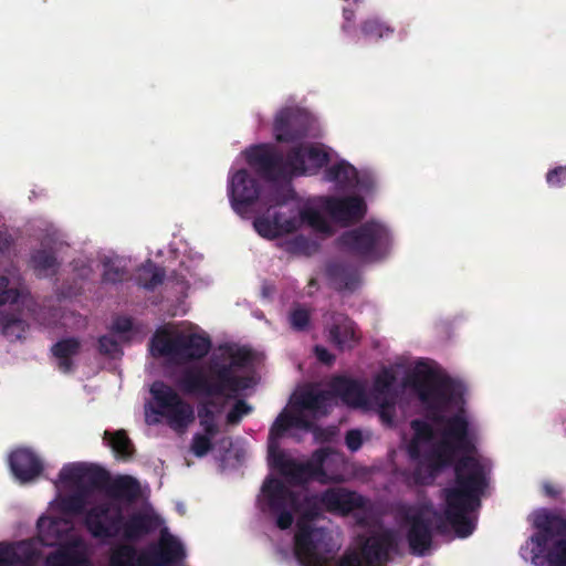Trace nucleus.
Segmentation results:
<instances>
[{
  "mask_svg": "<svg viewBox=\"0 0 566 566\" xmlns=\"http://www.w3.org/2000/svg\"><path fill=\"white\" fill-rule=\"evenodd\" d=\"M328 161V153L318 146L298 145L289 150V164L293 176L315 175Z\"/></svg>",
  "mask_w": 566,
  "mask_h": 566,
  "instance_id": "f3484780",
  "label": "nucleus"
},
{
  "mask_svg": "<svg viewBox=\"0 0 566 566\" xmlns=\"http://www.w3.org/2000/svg\"><path fill=\"white\" fill-rule=\"evenodd\" d=\"M328 338L339 349H350L359 343L360 336L353 319L343 313L332 315Z\"/></svg>",
  "mask_w": 566,
  "mask_h": 566,
  "instance_id": "5701e85b",
  "label": "nucleus"
},
{
  "mask_svg": "<svg viewBox=\"0 0 566 566\" xmlns=\"http://www.w3.org/2000/svg\"><path fill=\"white\" fill-rule=\"evenodd\" d=\"M486 485L480 461L471 457L460 458L454 464V484L442 490L446 503L443 514L428 512L433 521L432 533L446 535L451 526L461 538L471 535L475 524L469 514L481 506L480 497Z\"/></svg>",
  "mask_w": 566,
  "mask_h": 566,
  "instance_id": "f03ea898",
  "label": "nucleus"
},
{
  "mask_svg": "<svg viewBox=\"0 0 566 566\" xmlns=\"http://www.w3.org/2000/svg\"><path fill=\"white\" fill-rule=\"evenodd\" d=\"M331 395L332 392L324 390H307L300 395L297 405L304 410L322 411L326 409L327 402L331 399Z\"/></svg>",
  "mask_w": 566,
  "mask_h": 566,
  "instance_id": "a19ab883",
  "label": "nucleus"
},
{
  "mask_svg": "<svg viewBox=\"0 0 566 566\" xmlns=\"http://www.w3.org/2000/svg\"><path fill=\"white\" fill-rule=\"evenodd\" d=\"M28 326V323L17 314H0L1 333L11 342L21 339Z\"/></svg>",
  "mask_w": 566,
  "mask_h": 566,
  "instance_id": "e433bc0d",
  "label": "nucleus"
},
{
  "mask_svg": "<svg viewBox=\"0 0 566 566\" xmlns=\"http://www.w3.org/2000/svg\"><path fill=\"white\" fill-rule=\"evenodd\" d=\"M411 385L426 406L428 418L436 424H444L442 439L427 452H421L420 460H416L418 464L413 470V479L418 484H426L452 464L457 452H462V458H473L472 454L476 452V433L463 412L450 417L443 415L462 398L459 382L449 376L429 371L423 375L415 374Z\"/></svg>",
  "mask_w": 566,
  "mask_h": 566,
  "instance_id": "f257e3e1",
  "label": "nucleus"
},
{
  "mask_svg": "<svg viewBox=\"0 0 566 566\" xmlns=\"http://www.w3.org/2000/svg\"><path fill=\"white\" fill-rule=\"evenodd\" d=\"M62 506H63V510L67 513H72L74 515L84 514V517H85L86 512L88 511V510H85L86 493L80 490L78 492L66 496L62 501Z\"/></svg>",
  "mask_w": 566,
  "mask_h": 566,
  "instance_id": "a18cd8bd",
  "label": "nucleus"
},
{
  "mask_svg": "<svg viewBox=\"0 0 566 566\" xmlns=\"http://www.w3.org/2000/svg\"><path fill=\"white\" fill-rule=\"evenodd\" d=\"M216 436H210L208 433H196L193 437H192V441H191V452L198 457V458H202L205 455L208 454L209 451L212 450L213 448V443H212V438H214Z\"/></svg>",
  "mask_w": 566,
  "mask_h": 566,
  "instance_id": "3c124183",
  "label": "nucleus"
},
{
  "mask_svg": "<svg viewBox=\"0 0 566 566\" xmlns=\"http://www.w3.org/2000/svg\"><path fill=\"white\" fill-rule=\"evenodd\" d=\"M84 555L73 547H63L48 555L45 566H83Z\"/></svg>",
  "mask_w": 566,
  "mask_h": 566,
  "instance_id": "4c0bfd02",
  "label": "nucleus"
},
{
  "mask_svg": "<svg viewBox=\"0 0 566 566\" xmlns=\"http://www.w3.org/2000/svg\"><path fill=\"white\" fill-rule=\"evenodd\" d=\"M548 566H566V538L553 542L546 553Z\"/></svg>",
  "mask_w": 566,
  "mask_h": 566,
  "instance_id": "49530a36",
  "label": "nucleus"
},
{
  "mask_svg": "<svg viewBox=\"0 0 566 566\" xmlns=\"http://www.w3.org/2000/svg\"><path fill=\"white\" fill-rule=\"evenodd\" d=\"M360 32L366 39L380 40L394 33V29L378 18H368L361 21Z\"/></svg>",
  "mask_w": 566,
  "mask_h": 566,
  "instance_id": "79ce46f5",
  "label": "nucleus"
},
{
  "mask_svg": "<svg viewBox=\"0 0 566 566\" xmlns=\"http://www.w3.org/2000/svg\"><path fill=\"white\" fill-rule=\"evenodd\" d=\"M551 538H553V536L549 532L537 528V533L531 537L532 543L535 544V548L533 549L534 558L538 557L539 554L547 553V544Z\"/></svg>",
  "mask_w": 566,
  "mask_h": 566,
  "instance_id": "4d7b16f0",
  "label": "nucleus"
},
{
  "mask_svg": "<svg viewBox=\"0 0 566 566\" xmlns=\"http://www.w3.org/2000/svg\"><path fill=\"white\" fill-rule=\"evenodd\" d=\"M247 161L268 181L287 180L293 177L292 167L286 157L272 144H259L247 151Z\"/></svg>",
  "mask_w": 566,
  "mask_h": 566,
  "instance_id": "9d476101",
  "label": "nucleus"
},
{
  "mask_svg": "<svg viewBox=\"0 0 566 566\" xmlns=\"http://www.w3.org/2000/svg\"><path fill=\"white\" fill-rule=\"evenodd\" d=\"M322 207L332 220L343 226L359 222L367 212V205L359 196L325 197Z\"/></svg>",
  "mask_w": 566,
  "mask_h": 566,
  "instance_id": "ddd939ff",
  "label": "nucleus"
},
{
  "mask_svg": "<svg viewBox=\"0 0 566 566\" xmlns=\"http://www.w3.org/2000/svg\"><path fill=\"white\" fill-rule=\"evenodd\" d=\"M228 191L232 209L241 214L259 199L261 186L247 169H239L231 176Z\"/></svg>",
  "mask_w": 566,
  "mask_h": 566,
  "instance_id": "4468645a",
  "label": "nucleus"
},
{
  "mask_svg": "<svg viewBox=\"0 0 566 566\" xmlns=\"http://www.w3.org/2000/svg\"><path fill=\"white\" fill-rule=\"evenodd\" d=\"M59 480L74 484L87 494L91 491H104L111 481V474L97 464L77 462L64 465L59 473Z\"/></svg>",
  "mask_w": 566,
  "mask_h": 566,
  "instance_id": "9b49d317",
  "label": "nucleus"
},
{
  "mask_svg": "<svg viewBox=\"0 0 566 566\" xmlns=\"http://www.w3.org/2000/svg\"><path fill=\"white\" fill-rule=\"evenodd\" d=\"M106 494L113 499L133 502L140 494L139 482L130 475H119L115 479L111 478L104 490Z\"/></svg>",
  "mask_w": 566,
  "mask_h": 566,
  "instance_id": "c756f323",
  "label": "nucleus"
},
{
  "mask_svg": "<svg viewBox=\"0 0 566 566\" xmlns=\"http://www.w3.org/2000/svg\"><path fill=\"white\" fill-rule=\"evenodd\" d=\"M208 399L198 405L199 424L203 431L210 436L219 433V426L217 423V416L223 410L224 402H218V397H207Z\"/></svg>",
  "mask_w": 566,
  "mask_h": 566,
  "instance_id": "7c9ffc66",
  "label": "nucleus"
},
{
  "mask_svg": "<svg viewBox=\"0 0 566 566\" xmlns=\"http://www.w3.org/2000/svg\"><path fill=\"white\" fill-rule=\"evenodd\" d=\"M338 248L364 263L385 259L391 247V234L377 221H366L337 238Z\"/></svg>",
  "mask_w": 566,
  "mask_h": 566,
  "instance_id": "39448f33",
  "label": "nucleus"
},
{
  "mask_svg": "<svg viewBox=\"0 0 566 566\" xmlns=\"http://www.w3.org/2000/svg\"><path fill=\"white\" fill-rule=\"evenodd\" d=\"M30 264L38 276H53L57 273L59 262L55 253L46 249H38L31 253Z\"/></svg>",
  "mask_w": 566,
  "mask_h": 566,
  "instance_id": "72a5a7b5",
  "label": "nucleus"
},
{
  "mask_svg": "<svg viewBox=\"0 0 566 566\" xmlns=\"http://www.w3.org/2000/svg\"><path fill=\"white\" fill-rule=\"evenodd\" d=\"M81 347V340L76 337L62 338L52 345L51 353L61 373L71 374L75 370L73 358L80 354Z\"/></svg>",
  "mask_w": 566,
  "mask_h": 566,
  "instance_id": "bb28decb",
  "label": "nucleus"
},
{
  "mask_svg": "<svg viewBox=\"0 0 566 566\" xmlns=\"http://www.w3.org/2000/svg\"><path fill=\"white\" fill-rule=\"evenodd\" d=\"M20 546L0 543V566H32L33 552L27 548L20 553Z\"/></svg>",
  "mask_w": 566,
  "mask_h": 566,
  "instance_id": "c9c22d12",
  "label": "nucleus"
},
{
  "mask_svg": "<svg viewBox=\"0 0 566 566\" xmlns=\"http://www.w3.org/2000/svg\"><path fill=\"white\" fill-rule=\"evenodd\" d=\"M85 527L94 538L116 537L120 531L127 541H138L157 527L156 518L143 512L133 513L126 521L119 507L112 513L109 503H99L86 512Z\"/></svg>",
  "mask_w": 566,
  "mask_h": 566,
  "instance_id": "20e7f679",
  "label": "nucleus"
},
{
  "mask_svg": "<svg viewBox=\"0 0 566 566\" xmlns=\"http://www.w3.org/2000/svg\"><path fill=\"white\" fill-rule=\"evenodd\" d=\"M326 274L331 284L337 291L354 292L361 283L358 266L350 262H329L326 266Z\"/></svg>",
  "mask_w": 566,
  "mask_h": 566,
  "instance_id": "b1692460",
  "label": "nucleus"
},
{
  "mask_svg": "<svg viewBox=\"0 0 566 566\" xmlns=\"http://www.w3.org/2000/svg\"><path fill=\"white\" fill-rule=\"evenodd\" d=\"M252 411V407L244 400H238L227 413L228 424H239L242 418Z\"/></svg>",
  "mask_w": 566,
  "mask_h": 566,
  "instance_id": "5fc2aeb1",
  "label": "nucleus"
},
{
  "mask_svg": "<svg viewBox=\"0 0 566 566\" xmlns=\"http://www.w3.org/2000/svg\"><path fill=\"white\" fill-rule=\"evenodd\" d=\"M296 220L298 221V229L303 223L310 226L312 229L322 233H332V227L326 218L315 208L305 207L296 211Z\"/></svg>",
  "mask_w": 566,
  "mask_h": 566,
  "instance_id": "ea45409f",
  "label": "nucleus"
},
{
  "mask_svg": "<svg viewBox=\"0 0 566 566\" xmlns=\"http://www.w3.org/2000/svg\"><path fill=\"white\" fill-rule=\"evenodd\" d=\"M150 394L156 402L154 412L166 418L169 426L176 430L186 429L195 420V411L178 392L164 381H155Z\"/></svg>",
  "mask_w": 566,
  "mask_h": 566,
  "instance_id": "1a4fd4ad",
  "label": "nucleus"
},
{
  "mask_svg": "<svg viewBox=\"0 0 566 566\" xmlns=\"http://www.w3.org/2000/svg\"><path fill=\"white\" fill-rule=\"evenodd\" d=\"M331 541L327 531L300 520L294 535L295 557L303 566H323V555L332 552Z\"/></svg>",
  "mask_w": 566,
  "mask_h": 566,
  "instance_id": "6e6552de",
  "label": "nucleus"
},
{
  "mask_svg": "<svg viewBox=\"0 0 566 566\" xmlns=\"http://www.w3.org/2000/svg\"><path fill=\"white\" fill-rule=\"evenodd\" d=\"M298 221L296 210H290L289 213L277 211L272 216L255 218L253 226L261 237L272 240L297 231Z\"/></svg>",
  "mask_w": 566,
  "mask_h": 566,
  "instance_id": "6ab92c4d",
  "label": "nucleus"
},
{
  "mask_svg": "<svg viewBox=\"0 0 566 566\" xmlns=\"http://www.w3.org/2000/svg\"><path fill=\"white\" fill-rule=\"evenodd\" d=\"M298 496L280 479L268 478L262 485L261 510L275 517L276 526L289 530L298 511Z\"/></svg>",
  "mask_w": 566,
  "mask_h": 566,
  "instance_id": "0eeeda50",
  "label": "nucleus"
},
{
  "mask_svg": "<svg viewBox=\"0 0 566 566\" xmlns=\"http://www.w3.org/2000/svg\"><path fill=\"white\" fill-rule=\"evenodd\" d=\"M111 329L117 334H126L133 329V319L128 316H116L113 319Z\"/></svg>",
  "mask_w": 566,
  "mask_h": 566,
  "instance_id": "bf43d9fd",
  "label": "nucleus"
},
{
  "mask_svg": "<svg viewBox=\"0 0 566 566\" xmlns=\"http://www.w3.org/2000/svg\"><path fill=\"white\" fill-rule=\"evenodd\" d=\"M345 443L346 447L353 452L359 450L363 444L361 432L357 429H352L347 431L345 436Z\"/></svg>",
  "mask_w": 566,
  "mask_h": 566,
  "instance_id": "052dcab7",
  "label": "nucleus"
},
{
  "mask_svg": "<svg viewBox=\"0 0 566 566\" xmlns=\"http://www.w3.org/2000/svg\"><path fill=\"white\" fill-rule=\"evenodd\" d=\"M375 401L379 409H395L396 408V394H375Z\"/></svg>",
  "mask_w": 566,
  "mask_h": 566,
  "instance_id": "e2e57ef3",
  "label": "nucleus"
},
{
  "mask_svg": "<svg viewBox=\"0 0 566 566\" xmlns=\"http://www.w3.org/2000/svg\"><path fill=\"white\" fill-rule=\"evenodd\" d=\"M326 181L335 182L342 189H366L367 186L359 181L358 170L347 161H339L328 167L324 172Z\"/></svg>",
  "mask_w": 566,
  "mask_h": 566,
  "instance_id": "a878e982",
  "label": "nucleus"
},
{
  "mask_svg": "<svg viewBox=\"0 0 566 566\" xmlns=\"http://www.w3.org/2000/svg\"><path fill=\"white\" fill-rule=\"evenodd\" d=\"M220 355H214L208 364V371L201 368L184 370L178 385L190 395L203 397H232L243 388V378L235 375V369L245 368L252 360V355L245 347L223 345L219 347Z\"/></svg>",
  "mask_w": 566,
  "mask_h": 566,
  "instance_id": "7ed1b4c3",
  "label": "nucleus"
},
{
  "mask_svg": "<svg viewBox=\"0 0 566 566\" xmlns=\"http://www.w3.org/2000/svg\"><path fill=\"white\" fill-rule=\"evenodd\" d=\"M329 388L332 395L339 397L346 405L360 407L366 402L365 388L356 379L338 376L331 381Z\"/></svg>",
  "mask_w": 566,
  "mask_h": 566,
  "instance_id": "393cba45",
  "label": "nucleus"
},
{
  "mask_svg": "<svg viewBox=\"0 0 566 566\" xmlns=\"http://www.w3.org/2000/svg\"><path fill=\"white\" fill-rule=\"evenodd\" d=\"M149 566H177L182 563L186 552L182 544L172 535H163L158 546L147 551Z\"/></svg>",
  "mask_w": 566,
  "mask_h": 566,
  "instance_id": "4be33fe9",
  "label": "nucleus"
},
{
  "mask_svg": "<svg viewBox=\"0 0 566 566\" xmlns=\"http://www.w3.org/2000/svg\"><path fill=\"white\" fill-rule=\"evenodd\" d=\"M406 523L408 524L407 542L410 553L423 556L432 545V518L428 515V511L418 510L406 516Z\"/></svg>",
  "mask_w": 566,
  "mask_h": 566,
  "instance_id": "2eb2a0df",
  "label": "nucleus"
},
{
  "mask_svg": "<svg viewBox=\"0 0 566 566\" xmlns=\"http://www.w3.org/2000/svg\"><path fill=\"white\" fill-rule=\"evenodd\" d=\"M546 182L553 188L566 186V166H558L548 170L546 174Z\"/></svg>",
  "mask_w": 566,
  "mask_h": 566,
  "instance_id": "13d9d810",
  "label": "nucleus"
},
{
  "mask_svg": "<svg viewBox=\"0 0 566 566\" xmlns=\"http://www.w3.org/2000/svg\"><path fill=\"white\" fill-rule=\"evenodd\" d=\"M294 198V191L291 188H275L268 199V205L270 208L281 207L286 205L290 200Z\"/></svg>",
  "mask_w": 566,
  "mask_h": 566,
  "instance_id": "6e6d98bb",
  "label": "nucleus"
},
{
  "mask_svg": "<svg viewBox=\"0 0 566 566\" xmlns=\"http://www.w3.org/2000/svg\"><path fill=\"white\" fill-rule=\"evenodd\" d=\"M290 428H292V423H291V420H290V413L286 412V411H283V412H281L279 415V417L276 418V420L274 421V423L272 424V427L270 429V433H269V448L272 444L274 448L280 449L275 441L277 439H280L281 437H283V434Z\"/></svg>",
  "mask_w": 566,
  "mask_h": 566,
  "instance_id": "c03bdc74",
  "label": "nucleus"
},
{
  "mask_svg": "<svg viewBox=\"0 0 566 566\" xmlns=\"http://www.w3.org/2000/svg\"><path fill=\"white\" fill-rule=\"evenodd\" d=\"M314 353L316 355V358L323 364L331 365L335 360V356L323 346H315Z\"/></svg>",
  "mask_w": 566,
  "mask_h": 566,
  "instance_id": "338daca9",
  "label": "nucleus"
},
{
  "mask_svg": "<svg viewBox=\"0 0 566 566\" xmlns=\"http://www.w3.org/2000/svg\"><path fill=\"white\" fill-rule=\"evenodd\" d=\"M9 465L14 478L23 484L35 480L43 471L41 459L25 448L17 449L10 454Z\"/></svg>",
  "mask_w": 566,
  "mask_h": 566,
  "instance_id": "412c9836",
  "label": "nucleus"
},
{
  "mask_svg": "<svg viewBox=\"0 0 566 566\" xmlns=\"http://www.w3.org/2000/svg\"><path fill=\"white\" fill-rule=\"evenodd\" d=\"M410 427L413 430V437L408 444V454L411 460H420L421 444L430 443L434 439V430L430 423L420 419L412 420Z\"/></svg>",
  "mask_w": 566,
  "mask_h": 566,
  "instance_id": "2f4dec72",
  "label": "nucleus"
},
{
  "mask_svg": "<svg viewBox=\"0 0 566 566\" xmlns=\"http://www.w3.org/2000/svg\"><path fill=\"white\" fill-rule=\"evenodd\" d=\"M211 348V339L207 335L196 333L175 334V361L189 363L207 356Z\"/></svg>",
  "mask_w": 566,
  "mask_h": 566,
  "instance_id": "aec40b11",
  "label": "nucleus"
},
{
  "mask_svg": "<svg viewBox=\"0 0 566 566\" xmlns=\"http://www.w3.org/2000/svg\"><path fill=\"white\" fill-rule=\"evenodd\" d=\"M534 526L549 532L553 537L566 538V512L542 509L535 513Z\"/></svg>",
  "mask_w": 566,
  "mask_h": 566,
  "instance_id": "c85d7f7f",
  "label": "nucleus"
},
{
  "mask_svg": "<svg viewBox=\"0 0 566 566\" xmlns=\"http://www.w3.org/2000/svg\"><path fill=\"white\" fill-rule=\"evenodd\" d=\"M109 566H149L147 551L122 543L111 549Z\"/></svg>",
  "mask_w": 566,
  "mask_h": 566,
  "instance_id": "cd10ccee",
  "label": "nucleus"
},
{
  "mask_svg": "<svg viewBox=\"0 0 566 566\" xmlns=\"http://www.w3.org/2000/svg\"><path fill=\"white\" fill-rule=\"evenodd\" d=\"M59 525V522L51 517L41 516L38 520L36 526L43 545L54 546L60 541Z\"/></svg>",
  "mask_w": 566,
  "mask_h": 566,
  "instance_id": "37998d69",
  "label": "nucleus"
},
{
  "mask_svg": "<svg viewBox=\"0 0 566 566\" xmlns=\"http://www.w3.org/2000/svg\"><path fill=\"white\" fill-rule=\"evenodd\" d=\"M103 439L112 448L116 458L127 461L134 457L135 447L125 430L120 429L115 432L106 430Z\"/></svg>",
  "mask_w": 566,
  "mask_h": 566,
  "instance_id": "473e14b6",
  "label": "nucleus"
},
{
  "mask_svg": "<svg viewBox=\"0 0 566 566\" xmlns=\"http://www.w3.org/2000/svg\"><path fill=\"white\" fill-rule=\"evenodd\" d=\"M364 566H386L390 554L398 551V537L395 531L384 530L365 537L357 549Z\"/></svg>",
  "mask_w": 566,
  "mask_h": 566,
  "instance_id": "f8f14e48",
  "label": "nucleus"
},
{
  "mask_svg": "<svg viewBox=\"0 0 566 566\" xmlns=\"http://www.w3.org/2000/svg\"><path fill=\"white\" fill-rule=\"evenodd\" d=\"M289 322L293 331L304 332L311 323V313L308 310L297 306L290 312Z\"/></svg>",
  "mask_w": 566,
  "mask_h": 566,
  "instance_id": "de8ad7c7",
  "label": "nucleus"
},
{
  "mask_svg": "<svg viewBox=\"0 0 566 566\" xmlns=\"http://www.w3.org/2000/svg\"><path fill=\"white\" fill-rule=\"evenodd\" d=\"M290 420L292 423V428H300L305 430H311L313 428L312 421L306 419L303 415H292L290 413Z\"/></svg>",
  "mask_w": 566,
  "mask_h": 566,
  "instance_id": "69168bd1",
  "label": "nucleus"
},
{
  "mask_svg": "<svg viewBox=\"0 0 566 566\" xmlns=\"http://www.w3.org/2000/svg\"><path fill=\"white\" fill-rule=\"evenodd\" d=\"M396 382L395 374L384 368L374 379V391L375 394H390L394 392L392 387Z\"/></svg>",
  "mask_w": 566,
  "mask_h": 566,
  "instance_id": "8fccbe9b",
  "label": "nucleus"
},
{
  "mask_svg": "<svg viewBox=\"0 0 566 566\" xmlns=\"http://www.w3.org/2000/svg\"><path fill=\"white\" fill-rule=\"evenodd\" d=\"M343 18H344V23L342 25V30L345 33H348L353 29V22L355 20V11L349 8H344L343 9Z\"/></svg>",
  "mask_w": 566,
  "mask_h": 566,
  "instance_id": "774afa93",
  "label": "nucleus"
},
{
  "mask_svg": "<svg viewBox=\"0 0 566 566\" xmlns=\"http://www.w3.org/2000/svg\"><path fill=\"white\" fill-rule=\"evenodd\" d=\"M307 118L293 108L281 109L273 122V135L279 143H297L307 136Z\"/></svg>",
  "mask_w": 566,
  "mask_h": 566,
  "instance_id": "dca6fc26",
  "label": "nucleus"
},
{
  "mask_svg": "<svg viewBox=\"0 0 566 566\" xmlns=\"http://www.w3.org/2000/svg\"><path fill=\"white\" fill-rule=\"evenodd\" d=\"M150 343L153 356L175 359V335L171 336L168 329H157Z\"/></svg>",
  "mask_w": 566,
  "mask_h": 566,
  "instance_id": "58836bf2",
  "label": "nucleus"
},
{
  "mask_svg": "<svg viewBox=\"0 0 566 566\" xmlns=\"http://www.w3.org/2000/svg\"><path fill=\"white\" fill-rule=\"evenodd\" d=\"M13 245V237L7 230L0 229V256L9 254Z\"/></svg>",
  "mask_w": 566,
  "mask_h": 566,
  "instance_id": "0e129e2a",
  "label": "nucleus"
},
{
  "mask_svg": "<svg viewBox=\"0 0 566 566\" xmlns=\"http://www.w3.org/2000/svg\"><path fill=\"white\" fill-rule=\"evenodd\" d=\"M10 280L7 275L0 276V306L14 304L20 297V291L17 287H9Z\"/></svg>",
  "mask_w": 566,
  "mask_h": 566,
  "instance_id": "864d4df0",
  "label": "nucleus"
},
{
  "mask_svg": "<svg viewBox=\"0 0 566 566\" xmlns=\"http://www.w3.org/2000/svg\"><path fill=\"white\" fill-rule=\"evenodd\" d=\"M129 279V272L123 268L115 265L114 263H105L102 281L104 283L117 284Z\"/></svg>",
  "mask_w": 566,
  "mask_h": 566,
  "instance_id": "09e8293b",
  "label": "nucleus"
},
{
  "mask_svg": "<svg viewBox=\"0 0 566 566\" xmlns=\"http://www.w3.org/2000/svg\"><path fill=\"white\" fill-rule=\"evenodd\" d=\"M329 448H319L315 450L306 462H297L289 458L281 449L270 447V463L283 475L292 485H303L310 481L319 483L328 482L324 464L331 455Z\"/></svg>",
  "mask_w": 566,
  "mask_h": 566,
  "instance_id": "423d86ee",
  "label": "nucleus"
},
{
  "mask_svg": "<svg viewBox=\"0 0 566 566\" xmlns=\"http://www.w3.org/2000/svg\"><path fill=\"white\" fill-rule=\"evenodd\" d=\"M315 499L327 512L342 515H347L355 510H363L367 504L363 495L339 486L328 488Z\"/></svg>",
  "mask_w": 566,
  "mask_h": 566,
  "instance_id": "a211bd4d",
  "label": "nucleus"
},
{
  "mask_svg": "<svg viewBox=\"0 0 566 566\" xmlns=\"http://www.w3.org/2000/svg\"><path fill=\"white\" fill-rule=\"evenodd\" d=\"M334 566H364L356 551H347Z\"/></svg>",
  "mask_w": 566,
  "mask_h": 566,
  "instance_id": "680f3d73",
  "label": "nucleus"
},
{
  "mask_svg": "<svg viewBox=\"0 0 566 566\" xmlns=\"http://www.w3.org/2000/svg\"><path fill=\"white\" fill-rule=\"evenodd\" d=\"M97 349L101 355L116 357L123 354L119 343L112 336L102 335L97 339Z\"/></svg>",
  "mask_w": 566,
  "mask_h": 566,
  "instance_id": "603ef678",
  "label": "nucleus"
},
{
  "mask_svg": "<svg viewBox=\"0 0 566 566\" xmlns=\"http://www.w3.org/2000/svg\"><path fill=\"white\" fill-rule=\"evenodd\" d=\"M165 276V269L158 266L156 263L148 260L138 269L136 275V283L138 286L147 291H154L158 285H160L164 282Z\"/></svg>",
  "mask_w": 566,
  "mask_h": 566,
  "instance_id": "f704fd0d",
  "label": "nucleus"
}]
</instances>
